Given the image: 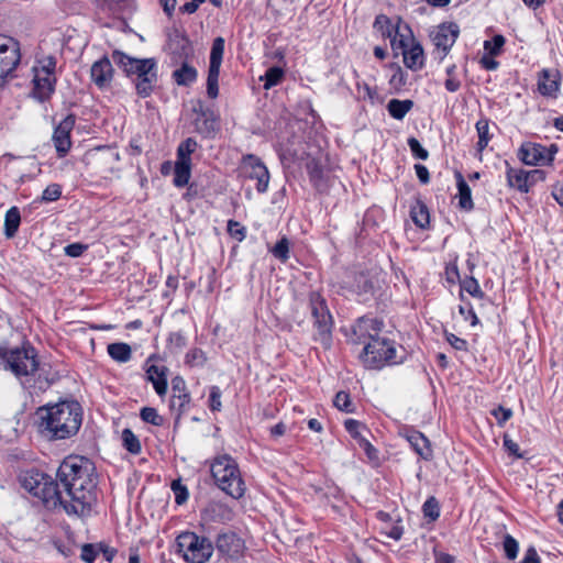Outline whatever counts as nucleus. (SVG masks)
Masks as SVG:
<instances>
[{
    "instance_id": "nucleus-44",
    "label": "nucleus",
    "mask_w": 563,
    "mask_h": 563,
    "mask_svg": "<svg viewBox=\"0 0 563 563\" xmlns=\"http://www.w3.org/2000/svg\"><path fill=\"white\" fill-rule=\"evenodd\" d=\"M373 289V284L372 282L367 278L366 275L364 274H358L356 277H355V285H354V290L358 294V295H366L368 292H371Z\"/></svg>"
},
{
    "instance_id": "nucleus-34",
    "label": "nucleus",
    "mask_w": 563,
    "mask_h": 563,
    "mask_svg": "<svg viewBox=\"0 0 563 563\" xmlns=\"http://www.w3.org/2000/svg\"><path fill=\"white\" fill-rule=\"evenodd\" d=\"M284 77V71L280 67H271L266 70L265 75L261 77L264 81V89L268 90L278 85Z\"/></svg>"
},
{
    "instance_id": "nucleus-63",
    "label": "nucleus",
    "mask_w": 563,
    "mask_h": 563,
    "mask_svg": "<svg viewBox=\"0 0 563 563\" xmlns=\"http://www.w3.org/2000/svg\"><path fill=\"white\" fill-rule=\"evenodd\" d=\"M169 342L175 344L178 349L186 345V339L180 332H175L169 335Z\"/></svg>"
},
{
    "instance_id": "nucleus-45",
    "label": "nucleus",
    "mask_w": 563,
    "mask_h": 563,
    "mask_svg": "<svg viewBox=\"0 0 563 563\" xmlns=\"http://www.w3.org/2000/svg\"><path fill=\"white\" fill-rule=\"evenodd\" d=\"M172 490L174 492L176 504L181 505L188 499V489L179 481L172 483Z\"/></svg>"
},
{
    "instance_id": "nucleus-21",
    "label": "nucleus",
    "mask_w": 563,
    "mask_h": 563,
    "mask_svg": "<svg viewBox=\"0 0 563 563\" xmlns=\"http://www.w3.org/2000/svg\"><path fill=\"white\" fill-rule=\"evenodd\" d=\"M167 373L168 368L164 365H151L146 369L147 379L161 397L167 393Z\"/></svg>"
},
{
    "instance_id": "nucleus-9",
    "label": "nucleus",
    "mask_w": 563,
    "mask_h": 563,
    "mask_svg": "<svg viewBox=\"0 0 563 563\" xmlns=\"http://www.w3.org/2000/svg\"><path fill=\"white\" fill-rule=\"evenodd\" d=\"M20 44L12 37L0 35V86L20 64Z\"/></svg>"
},
{
    "instance_id": "nucleus-46",
    "label": "nucleus",
    "mask_w": 563,
    "mask_h": 563,
    "mask_svg": "<svg viewBox=\"0 0 563 563\" xmlns=\"http://www.w3.org/2000/svg\"><path fill=\"white\" fill-rule=\"evenodd\" d=\"M408 146L415 157L422 161L429 157L428 151L421 146L420 142L416 137L408 139Z\"/></svg>"
},
{
    "instance_id": "nucleus-38",
    "label": "nucleus",
    "mask_w": 563,
    "mask_h": 563,
    "mask_svg": "<svg viewBox=\"0 0 563 563\" xmlns=\"http://www.w3.org/2000/svg\"><path fill=\"white\" fill-rule=\"evenodd\" d=\"M374 27L382 33L383 36L391 37L394 33V26L388 16L379 14L376 16Z\"/></svg>"
},
{
    "instance_id": "nucleus-20",
    "label": "nucleus",
    "mask_w": 563,
    "mask_h": 563,
    "mask_svg": "<svg viewBox=\"0 0 563 563\" xmlns=\"http://www.w3.org/2000/svg\"><path fill=\"white\" fill-rule=\"evenodd\" d=\"M173 396L170 406L181 412L190 401V395L186 390V382L183 377L176 376L172 379Z\"/></svg>"
},
{
    "instance_id": "nucleus-61",
    "label": "nucleus",
    "mask_w": 563,
    "mask_h": 563,
    "mask_svg": "<svg viewBox=\"0 0 563 563\" xmlns=\"http://www.w3.org/2000/svg\"><path fill=\"white\" fill-rule=\"evenodd\" d=\"M520 563H541L537 550L533 547H530L526 551L525 556Z\"/></svg>"
},
{
    "instance_id": "nucleus-27",
    "label": "nucleus",
    "mask_w": 563,
    "mask_h": 563,
    "mask_svg": "<svg viewBox=\"0 0 563 563\" xmlns=\"http://www.w3.org/2000/svg\"><path fill=\"white\" fill-rule=\"evenodd\" d=\"M107 351L110 357L119 363H126L132 356L131 346L123 342L109 344Z\"/></svg>"
},
{
    "instance_id": "nucleus-56",
    "label": "nucleus",
    "mask_w": 563,
    "mask_h": 563,
    "mask_svg": "<svg viewBox=\"0 0 563 563\" xmlns=\"http://www.w3.org/2000/svg\"><path fill=\"white\" fill-rule=\"evenodd\" d=\"M446 341L459 351H465L467 349V342L464 339L456 336L453 333H446Z\"/></svg>"
},
{
    "instance_id": "nucleus-18",
    "label": "nucleus",
    "mask_w": 563,
    "mask_h": 563,
    "mask_svg": "<svg viewBox=\"0 0 563 563\" xmlns=\"http://www.w3.org/2000/svg\"><path fill=\"white\" fill-rule=\"evenodd\" d=\"M543 172L539 169L526 172L523 169L509 168L507 170V180L510 187L527 192L529 186L540 177Z\"/></svg>"
},
{
    "instance_id": "nucleus-16",
    "label": "nucleus",
    "mask_w": 563,
    "mask_h": 563,
    "mask_svg": "<svg viewBox=\"0 0 563 563\" xmlns=\"http://www.w3.org/2000/svg\"><path fill=\"white\" fill-rule=\"evenodd\" d=\"M398 45L402 48L404 64L406 67L413 71L420 70L424 65L422 46L419 43H412L408 47L404 37L399 40Z\"/></svg>"
},
{
    "instance_id": "nucleus-39",
    "label": "nucleus",
    "mask_w": 563,
    "mask_h": 563,
    "mask_svg": "<svg viewBox=\"0 0 563 563\" xmlns=\"http://www.w3.org/2000/svg\"><path fill=\"white\" fill-rule=\"evenodd\" d=\"M422 511L426 518H429L430 520H437L440 516V506L435 497L428 498L423 506Z\"/></svg>"
},
{
    "instance_id": "nucleus-64",
    "label": "nucleus",
    "mask_w": 563,
    "mask_h": 563,
    "mask_svg": "<svg viewBox=\"0 0 563 563\" xmlns=\"http://www.w3.org/2000/svg\"><path fill=\"white\" fill-rule=\"evenodd\" d=\"M98 550L102 552L104 559L108 562H111L117 553V551L113 548H109L103 544H99Z\"/></svg>"
},
{
    "instance_id": "nucleus-31",
    "label": "nucleus",
    "mask_w": 563,
    "mask_h": 563,
    "mask_svg": "<svg viewBox=\"0 0 563 563\" xmlns=\"http://www.w3.org/2000/svg\"><path fill=\"white\" fill-rule=\"evenodd\" d=\"M223 54H224V38L220 37V36L216 37L213 40L211 52H210L209 68L220 69Z\"/></svg>"
},
{
    "instance_id": "nucleus-32",
    "label": "nucleus",
    "mask_w": 563,
    "mask_h": 563,
    "mask_svg": "<svg viewBox=\"0 0 563 563\" xmlns=\"http://www.w3.org/2000/svg\"><path fill=\"white\" fill-rule=\"evenodd\" d=\"M197 147V141L192 137H187L177 147L176 161L191 163V154Z\"/></svg>"
},
{
    "instance_id": "nucleus-57",
    "label": "nucleus",
    "mask_w": 563,
    "mask_h": 563,
    "mask_svg": "<svg viewBox=\"0 0 563 563\" xmlns=\"http://www.w3.org/2000/svg\"><path fill=\"white\" fill-rule=\"evenodd\" d=\"M459 312L463 316V318L465 320L471 319L472 325H476L478 323V318H477L474 309L472 308V306H468V307L460 306Z\"/></svg>"
},
{
    "instance_id": "nucleus-22",
    "label": "nucleus",
    "mask_w": 563,
    "mask_h": 563,
    "mask_svg": "<svg viewBox=\"0 0 563 563\" xmlns=\"http://www.w3.org/2000/svg\"><path fill=\"white\" fill-rule=\"evenodd\" d=\"M406 439L410 443L415 452L423 460L428 461L432 457L430 441L428 440L427 437L423 435V433L417 430H411L407 432Z\"/></svg>"
},
{
    "instance_id": "nucleus-6",
    "label": "nucleus",
    "mask_w": 563,
    "mask_h": 563,
    "mask_svg": "<svg viewBox=\"0 0 563 563\" xmlns=\"http://www.w3.org/2000/svg\"><path fill=\"white\" fill-rule=\"evenodd\" d=\"M0 358L4 363V369L12 372L23 386H25V383L22 378L34 375L40 365L36 351L30 344L12 349L1 347Z\"/></svg>"
},
{
    "instance_id": "nucleus-8",
    "label": "nucleus",
    "mask_w": 563,
    "mask_h": 563,
    "mask_svg": "<svg viewBox=\"0 0 563 563\" xmlns=\"http://www.w3.org/2000/svg\"><path fill=\"white\" fill-rule=\"evenodd\" d=\"M176 544L178 553L187 563H206L214 551L213 543L209 538L191 531L181 532L176 539Z\"/></svg>"
},
{
    "instance_id": "nucleus-53",
    "label": "nucleus",
    "mask_w": 563,
    "mask_h": 563,
    "mask_svg": "<svg viewBox=\"0 0 563 563\" xmlns=\"http://www.w3.org/2000/svg\"><path fill=\"white\" fill-rule=\"evenodd\" d=\"M228 232L238 241H242L245 238V228L234 220L228 222Z\"/></svg>"
},
{
    "instance_id": "nucleus-26",
    "label": "nucleus",
    "mask_w": 563,
    "mask_h": 563,
    "mask_svg": "<svg viewBox=\"0 0 563 563\" xmlns=\"http://www.w3.org/2000/svg\"><path fill=\"white\" fill-rule=\"evenodd\" d=\"M413 101L410 99L399 100L391 99L387 103L389 114L396 120H402L406 114L412 109Z\"/></svg>"
},
{
    "instance_id": "nucleus-24",
    "label": "nucleus",
    "mask_w": 563,
    "mask_h": 563,
    "mask_svg": "<svg viewBox=\"0 0 563 563\" xmlns=\"http://www.w3.org/2000/svg\"><path fill=\"white\" fill-rule=\"evenodd\" d=\"M190 176H191V163L180 162V161H176L174 163L173 184L176 187L183 188L186 185H188Z\"/></svg>"
},
{
    "instance_id": "nucleus-60",
    "label": "nucleus",
    "mask_w": 563,
    "mask_h": 563,
    "mask_svg": "<svg viewBox=\"0 0 563 563\" xmlns=\"http://www.w3.org/2000/svg\"><path fill=\"white\" fill-rule=\"evenodd\" d=\"M415 170H416L417 177L419 178V180L422 184H428L429 183L430 175H429L428 168L424 165L416 164L415 165Z\"/></svg>"
},
{
    "instance_id": "nucleus-42",
    "label": "nucleus",
    "mask_w": 563,
    "mask_h": 563,
    "mask_svg": "<svg viewBox=\"0 0 563 563\" xmlns=\"http://www.w3.org/2000/svg\"><path fill=\"white\" fill-rule=\"evenodd\" d=\"M141 418L143 421L153 426H162L164 418L157 412L155 408L145 407L141 410Z\"/></svg>"
},
{
    "instance_id": "nucleus-62",
    "label": "nucleus",
    "mask_w": 563,
    "mask_h": 563,
    "mask_svg": "<svg viewBox=\"0 0 563 563\" xmlns=\"http://www.w3.org/2000/svg\"><path fill=\"white\" fill-rule=\"evenodd\" d=\"M360 445L363 448L368 459L374 460L377 457L376 449L365 438L361 439Z\"/></svg>"
},
{
    "instance_id": "nucleus-12",
    "label": "nucleus",
    "mask_w": 563,
    "mask_h": 563,
    "mask_svg": "<svg viewBox=\"0 0 563 563\" xmlns=\"http://www.w3.org/2000/svg\"><path fill=\"white\" fill-rule=\"evenodd\" d=\"M75 122V115L69 114L54 130L52 141L58 157H64L71 147L70 133L74 129Z\"/></svg>"
},
{
    "instance_id": "nucleus-58",
    "label": "nucleus",
    "mask_w": 563,
    "mask_h": 563,
    "mask_svg": "<svg viewBox=\"0 0 563 563\" xmlns=\"http://www.w3.org/2000/svg\"><path fill=\"white\" fill-rule=\"evenodd\" d=\"M100 5L109 12L115 14L121 9V3L125 0H100Z\"/></svg>"
},
{
    "instance_id": "nucleus-33",
    "label": "nucleus",
    "mask_w": 563,
    "mask_h": 563,
    "mask_svg": "<svg viewBox=\"0 0 563 563\" xmlns=\"http://www.w3.org/2000/svg\"><path fill=\"white\" fill-rule=\"evenodd\" d=\"M200 115L202 118V121L197 119V130L200 133L210 134L214 132L216 130V118L213 115V112L210 110H200Z\"/></svg>"
},
{
    "instance_id": "nucleus-48",
    "label": "nucleus",
    "mask_w": 563,
    "mask_h": 563,
    "mask_svg": "<svg viewBox=\"0 0 563 563\" xmlns=\"http://www.w3.org/2000/svg\"><path fill=\"white\" fill-rule=\"evenodd\" d=\"M462 289L467 291L473 297L482 298L484 296V292L481 290L477 280L473 277L463 282Z\"/></svg>"
},
{
    "instance_id": "nucleus-36",
    "label": "nucleus",
    "mask_w": 563,
    "mask_h": 563,
    "mask_svg": "<svg viewBox=\"0 0 563 563\" xmlns=\"http://www.w3.org/2000/svg\"><path fill=\"white\" fill-rule=\"evenodd\" d=\"M219 75L220 69L209 68L207 78V95L211 99H216L219 95Z\"/></svg>"
},
{
    "instance_id": "nucleus-15",
    "label": "nucleus",
    "mask_w": 563,
    "mask_h": 563,
    "mask_svg": "<svg viewBox=\"0 0 563 563\" xmlns=\"http://www.w3.org/2000/svg\"><path fill=\"white\" fill-rule=\"evenodd\" d=\"M217 550L231 559H238L244 551V541L234 532L220 533L216 541Z\"/></svg>"
},
{
    "instance_id": "nucleus-35",
    "label": "nucleus",
    "mask_w": 563,
    "mask_h": 563,
    "mask_svg": "<svg viewBox=\"0 0 563 563\" xmlns=\"http://www.w3.org/2000/svg\"><path fill=\"white\" fill-rule=\"evenodd\" d=\"M123 446L132 454H139L141 452V443L137 437L130 430L124 429L122 431Z\"/></svg>"
},
{
    "instance_id": "nucleus-29",
    "label": "nucleus",
    "mask_w": 563,
    "mask_h": 563,
    "mask_svg": "<svg viewBox=\"0 0 563 563\" xmlns=\"http://www.w3.org/2000/svg\"><path fill=\"white\" fill-rule=\"evenodd\" d=\"M489 119L483 117L475 124L476 132L478 135L476 146L479 152L484 151L487 147L488 143L493 137V135L489 133Z\"/></svg>"
},
{
    "instance_id": "nucleus-41",
    "label": "nucleus",
    "mask_w": 563,
    "mask_h": 563,
    "mask_svg": "<svg viewBox=\"0 0 563 563\" xmlns=\"http://www.w3.org/2000/svg\"><path fill=\"white\" fill-rule=\"evenodd\" d=\"M333 404L339 410L344 412H353L354 410L351 397L345 391H339L334 397Z\"/></svg>"
},
{
    "instance_id": "nucleus-4",
    "label": "nucleus",
    "mask_w": 563,
    "mask_h": 563,
    "mask_svg": "<svg viewBox=\"0 0 563 563\" xmlns=\"http://www.w3.org/2000/svg\"><path fill=\"white\" fill-rule=\"evenodd\" d=\"M113 62L126 76H135L134 85L141 98L148 97L157 82V64L154 58H133L123 52L112 53Z\"/></svg>"
},
{
    "instance_id": "nucleus-1",
    "label": "nucleus",
    "mask_w": 563,
    "mask_h": 563,
    "mask_svg": "<svg viewBox=\"0 0 563 563\" xmlns=\"http://www.w3.org/2000/svg\"><path fill=\"white\" fill-rule=\"evenodd\" d=\"M55 482L38 471L27 472L23 487L40 498L45 507H62L68 516H90L97 500V475L93 463L84 456H67L57 470Z\"/></svg>"
},
{
    "instance_id": "nucleus-37",
    "label": "nucleus",
    "mask_w": 563,
    "mask_h": 563,
    "mask_svg": "<svg viewBox=\"0 0 563 563\" xmlns=\"http://www.w3.org/2000/svg\"><path fill=\"white\" fill-rule=\"evenodd\" d=\"M503 548L508 560H515L517 558L519 543L512 536L505 534L503 540Z\"/></svg>"
},
{
    "instance_id": "nucleus-59",
    "label": "nucleus",
    "mask_w": 563,
    "mask_h": 563,
    "mask_svg": "<svg viewBox=\"0 0 563 563\" xmlns=\"http://www.w3.org/2000/svg\"><path fill=\"white\" fill-rule=\"evenodd\" d=\"M389 82L394 87H401V86H404L406 84V77H405V74H404V71H402V69L400 67H397L396 71L391 76Z\"/></svg>"
},
{
    "instance_id": "nucleus-55",
    "label": "nucleus",
    "mask_w": 563,
    "mask_h": 563,
    "mask_svg": "<svg viewBox=\"0 0 563 563\" xmlns=\"http://www.w3.org/2000/svg\"><path fill=\"white\" fill-rule=\"evenodd\" d=\"M492 415L497 419L499 424H503L511 418L512 411L509 408H504L499 406L498 408L492 411Z\"/></svg>"
},
{
    "instance_id": "nucleus-7",
    "label": "nucleus",
    "mask_w": 563,
    "mask_h": 563,
    "mask_svg": "<svg viewBox=\"0 0 563 563\" xmlns=\"http://www.w3.org/2000/svg\"><path fill=\"white\" fill-rule=\"evenodd\" d=\"M56 64V58L53 55H46L37 58L32 67V93L40 101L47 100L55 91Z\"/></svg>"
},
{
    "instance_id": "nucleus-14",
    "label": "nucleus",
    "mask_w": 563,
    "mask_h": 563,
    "mask_svg": "<svg viewBox=\"0 0 563 563\" xmlns=\"http://www.w3.org/2000/svg\"><path fill=\"white\" fill-rule=\"evenodd\" d=\"M114 69L111 60L103 56L99 60H96L90 68L91 81L101 90L107 89L111 86L113 80Z\"/></svg>"
},
{
    "instance_id": "nucleus-49",
    "label": "nucleus",
    "mask_w": 563,
    "mask_h": 563,
    "mask_svg": "<svg viewBox=\"0 0 563 563\" xmlns=\"http://www.w3.org/2000/svg\"><path fill=\"white\" fill-rule=\"evenodd\" d=\"M62 195L60 186L57 184H52L47 186L43 194H42V200L51 202L57 200Z\"/></svg>"
},
{
    "instance_id": "nucleus-40",
    "label": "nucleus",
    "mask_w": 563,
    "mask_h": 563,
    "mask_svg": "<svg viewBox=\"0 0 563 563\" xmlns=\"http://www.w3.org/2000/svg\"><path fill=\"white\" fill-rule=\"evenodd\" d=\"M273 255L282 262L289 258V241L287 238H282L272 249Z\"/></svg>"
},
{
    "instance_id": "nucleus-17",
    "label": "nucleus",
    "mask_w": 563,
    "mask_h": 563,
    "mask_svg": "<svg viewBox=\"0 0 563 563\" xmlns=\"http://www.w3.org/2000/svg\"><path fill=\"white\" fill-rule=\"evenodd\" d=\"M561 75L556 69H543L538 77V90L544 97L555 98L560 90Z\"/></svg>"
},
{
    "instance_id": "nucleus-5",
    "label": "nucleus",
    "mask_w": 563,
    "mask_h": 563,
    "mask_svg": "<svg viewBox=\"0 0 563 563\" xmlns=\"http://www.w3.org/2000/svg\"><path fill=\"white\" fill-rule=\"evenodd\" d=\"M210 470L214 484L227 495L234 499L244 495L245 483L239 465L232 456L228 454L218 455L213 459Z\"/></svg>"
},
{
    "instance_id": "nucleus-10",
    "label": "nucleus",
    "mask_w": 563,
    "mask_h": 563,
    "mask_svg": "<svg viewBox=\"0 0 563 563\" xmlns=\"http://www.w3.org/2000/svg\"><path fill=\"white\" fill-rule=\"evenodd\" d=\"M241 173L245 178L255 179L258 192H265L269 184V173L264 163L255 155L243 156L241 163Z\"/></svg>"
},
{
    "instance_id": "nucleus-30",
    "label": "nucleus",
    "mask_w": 563,
    "mask_h": 563,
    "mask_svg": "<svg viewBox=\"0 0 563 563\" xmlns=\"http://www.w3.org/2000/svg\"><path fill=\"white\" fill-rule=\"evenodd\" d=\"M459 205L464 210H472L474 205L471 188L461 174H457Z\"/></svg>"
},
{
    "instance_id": "nucleus-11",
    "label": "nucleus",
    "mask_w": 563,
    "mask_h": 563,
    "mask_svg": "<svg viewBox=\"0 0 563 563\" xmlns=\"http://www.w3.org/2000/svg\"><path fill=\"white\" fill-rule=\"evenodd\" d=\"M558 148L551 145L550 148L537 143H523L519 148V158L526 165H547L553 162Z\"/></svg>"
},
{
    "instance_id": "nucleus-28",
    "label": "nucleus",
    "mask_w": 563,
    "mask_h": 563,
    "mask_svg": "<svg viewBox=\"0 0 563 563\" xmlns=\"http://www.w3.org/2000/svg\"><path fill=\"white\" fill-rule=\"evenodd\" d=\"M410 217L413 223L421 229H426L430 222L428 207L419 200L411 207Z\"/></svg>"
},
{
    "instance_id": "nucleus-13",
    "label": "nucleus",
    "mask_w": 563,
    "mask_h": 563,
    "mask_svg": "<svg viewBox=\"0 0 563 563\" xmlns=\"http://www.w3.org/2000/svg\"><path fill=\"white\" fill-rule=\"evenodd\" d=\"M460 33L459 25L455 23H443L431 34L432 42L438 49L442 51L441 59L446 56L454 45Z\"/></svg>"
},
{
    "instance_id": "nucleus-25",
    "label": "nucleus",
    "mask_w": 563,
    "mask_h": 563,
    "mask_svg": "<svg viewBox=\"0 0 563 563\" xmlns=\"http://www.w3.org/2000/svg\"><path fill=\"white\" fill-rule=\"evenodd\" d=\"M21 223V214L18 207H11L4 217V235L8 239L13 238L20 227Z\"/></svg>"
},
{
    "instance_id": "nucleus-19",
    "label": "nucleus",
    "mask_w": 563,
    "mask_h": 563,
    "mask_svg": "<svg viewBox=\"0 0 563 563\" xmlns=\"http://www.w3.org/2000/svg\"><path fill=\"white\" fill-rule=\"evenodd\" d=\"M332 317L324 305V300L319 297V342L328 350L332 344L331 328Z\"/></svg>"
},
{
    "instance_id": "nucleus-43",
    "label": "nucleus",
    "mask_w": 563,
    "mask_h": 563,
    "mask_svg": "<svg viewBox=\"0 0 563 563\" xmlns=\"http://www.w3.org/2000/svg\"><path fill=\"white\" fill-rule=\"evenodd\" d=\"M505 44V37L500 34L495 35L490 41L484 42V48L493 56L500 54L501 47Z\"/></svg>"
},
{
    "instance_id": "nucleus-2",
    "label": "nucleus",
    "mask_w": 563,
    "mask_h": 563,
    "mask_svg": "<svg viewBox=\"0 0 563 563\" xmlns=\"http://www.w3.org/2000/svg\"><path fill=\"white\" fill-rule=\"evenodd\" d=\"M383 322L374 318H360L352 328L350 341L363 344V362L367 367L380 368L387 363H398L395 342L380 336Z\"/></svg>"
},
{
    "instance_id": "nucleus-47",
    "label": "nucleus",
    "mask_w": 563,
    "mask_h": 563,
    "mask_svg": "<svg viewBox=\"0 0 563 563\" xmlns=\"http://www.w3.org/2000/svg\"><path fill=\"white\" fill-rule=\"evenodd\" d=\"M344 427L346 431L355 439H358L361 441L362 437V430H365V427L357 420L354 419H347L344 422Z\"/></svg>"
},
{
    "instance_id": "nucleus-51",
    "label": "nucleus",
    "mask_w": 563,
    "mask_h": 563,
    "mask_svg": "<svg viewBox=\"0 0 563 563\" xmlns=\"http://www.w3.org/2000/svg\"><path fill=\"white\" fill-rule=\"evenodd\" d=\"M221 406V390L218 386H212L209 395V407L212 411H219Z\"/></svg>"
},
{
    "instance_id": "nucleus-50",
    "label": "nucleus",
    "mask_w": 563,
    "mask_h": 563,
    "mask_svg": "<svg viewBox=\"0 0 563 563\" xmlns=\"http://www.w3.org/2000/svg\"><path fill=\"white\" fill-rule=\"evenodd\" d=\"M99 550L93 544L87 543L81 547L80 559L86 563H93Z\"/></svg>"
},
{
    "instance_id": "nucleus-52",
    "label": "nucleus",
    "mask_w": 563,
    "mask_h": 563,
    "mask_svg": "<svg viewBox=\"0 0 563 563\" xmlns=\"http://www.w3.org/2000/svg\"><path fill=\"white\" fill-rule=\"evenodd\" d=\"M503 444L509 454L514 455L517 459L523 457V454L520 453L519 445L508 434L504 435Z\"/></svg>"
},
{
    "instance_id": "nucleus-23",
    "label": "nucleus",
    "mask_w": 563,
    "mask_h": 563,
    "mask_svg": "<svg viewBox=\"0 0 563 563\" xmlns=\"http://www.w3.org/2000/svg\"><path fill=\"white\" fill-rule=\"evenodd\" d=\"M197 76V69L187 59L181 62L180 66L172 74L173 79L178 86L191 85L196 81Z\"/></svg>"
},
{
    "instance_id": "nucleus-54",
    "label": "nucleus",
    "mask_w": 563,
    "mask_h": 563,
    "mask_svg": "<svg viewBox=\"0 0 563 563\" xmlns=\"http://www.w3.org/2000/svg\"><path fill=\"white\" fill-rule=\"evenodd\" d=\"M87 245L81 243H71L65 246L64 251L67 256L79 257L87 250Z\"/></svg>"
},
{
    "instance_id": "nucleus-3",
    "label": "nucleus",
    "mask_w": 563,
    "mask_h": 563,
    "mask_svg": "<svg viewBox=\"0 0 563 563\" xmlns=\"http://www.w3.org/2000/svg\"><path fill=\"white\" fill-rule=\"evenodd\" d=\"M38 432L48 440L74 437L82 422V408L78 401L63 400L36 410Z\"/></svg>"
}]
</instances>
